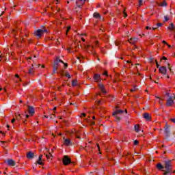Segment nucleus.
<instances>
[{"label": "nucleus", "instance_id": "nucleus-1", "mask_svg": "<svg viewBox=\"0 0 175 175\" xmlns=\"http://www.w3.org/2000/svg\"><path fill=\"white\" fill-rule=\"evenodd\" d=\"M48 31L47 29L44 26H42V29H38L36 30L33 33L34 36L37 38V39H41L43 38L44 33H47Z\"/></svg>", "mask_w": 175, "mask_h": 175}, {"label": "nucleus", "instance_id": "nucleus-39", "mask_svg": "<svg viewBox=\"0 0 175 175\" xmlns=\"http://www.w3.org/2000/svg\"><path fill=\"white\" fill-rule=\"evenodd\" d=\"M27 42H28V43L31 44L33 42V40H32V39H29L27 40Z\"/></svg>", "mask_w": 175, "mask_h": 175}, {"label": "nucleus", "instance_id": "nucleus-64", "mask_svg": "<svg viewBox=\"0 0 175 175\" xmlns=\"http://www.w3.org/2000/svg\"><path fill=\"white\" fill-rule=\"evenodd\" d=\"M118 42H116V46H118Z\"/></svg>", "mask_w": 175, "mask_h": 175}, {"label": "nucleus", "instance_id": "nucleus-14", "mask_svg": "<svg viewBox=\"0 0 175 175\" xmlns=\"http://www.w3.org/2000/svg\"><path fill=\"white\" fill-rule=\"evenodd\" d=\"M143 117L146 120V121H151V116H150V113H145L143 114Z\"/></svg>", "mask_w": 175, "mask_h": 175}, {"label": "nucleus", "instance_id": "nucleus-50", "mask_svg": "<svg viewBox=\"0 0 175 175\" xmlns=\"http://www.w3.org/2000/svg\"><path fill=\"white\" fill-rule=\"evenodd\" d=\"M49 117H50L51 118H53V117H55V115H50Z\"/></svg>", "mask_w": 175, "mask_h": 175}, {"label": "nucleus", "instance_id": "nucleus-34", "mask_svg": "<svg viewBox=\"0 0 175 175\" xmlns=\"http://www.w3.org/2000/svg\"><path fill=\"white\" fill-rule=\"evenodd\" d=\"M103 75H104V76H107V77H109V75H108L107 71H105L104 73H103Z\"/></svg>", "mask_w": 175, "mask_h": 175}, {"label": "nucleus", "instance_id": "nucleus-48", "mask_svg": "<svg viewBox=\"0 0 175 175\" xmlns=\"http://www.w3.org/2000/svg\"><path fill=\"white\" fill-rule=\"evenodd\" d=\"M15 77H16L17 79H18L20 77V76L18 75V74H16L15 75Z\"/></svg>", "mask_w": 175, "mask_h": 175}, {"label": "nucleus", "instance_id": "nucleus-26", "mask_svg": "<svg viewBox=\"0 0 175 175\" xmlns=\"http://www.w3.org/2000/svg\"><path fill=\"white\" fill-rule=\"evenodd\" d=\"M16 118L17 121H20V120H21V115H20V113H16Z\"/></svg>", "mask_w": 175, "mask_h": 175}, {"label": "nucleus", "instance_id": "nucleus-43", "mask_svg": "<svg viewBox=\"0 0 175 175\" xmlns=\"http://www.w3.org/2000/svg\"><path fill=\"white\" fill-rule=\"evenodd\" d=\"M170 121H172V122H174V124H175V118H171Z\"/></svg>", "mask_w": 175, "mask_h": 175}, {"label": "nucleus", "instance_id": "nucleus-45", "mask_svg": "<svg viewBox=\"0 0 175 175\" xmlns=\"http://www.w3.org/2000/svg\"><path fill=\"white\" fill-rule=\"evenodd\" d=\"M90 125H92H92H95V122H90Z\"/></svg>", "mask_w": 175, "mask_h": 175}, {"label": "nucleus", "instance_id": "nucleus-9", "mask_svg": "<svg viewBox=\"0 0 175 175\" xmlns=\"http://www.w3.org/2000/svg\"><path fill=\"white\" fill-rule=\"evenodd\" d=\"M93 79L96 83H99L102 79L100 78V75L99 74H94Z\"/></svg>", "mask_w": 175, "mask_h": 175}, {"label": "nucleus", "instance_id": "nucleus-23", "mask_svg": "<svg viewBox=\"0 0 175 175\" xmlns=\"http://www.w3.org/2000/svg\"><path fill=\"white\" fill-rule=\"evenodd\" d=\"M134 128H135V131L137 133H139V132H140V130L139 129L140 128L139 124H135Z\"/></svg>", "mask_w": 175, "mask_h": 175}, {"label": "nucleus", "instance_id": "nucleus-5", "mask_svg": "<svg viewBox=\"0 0 175 175\" xmlns=\"http://www.w3.org/2000/svg\"><path fill=\"white\" fill-rule=\"evenodd\" d=\"M85 50L88 54H92L95 55V50H94V46L91 45L85 46Z\"/></svg>", "mask_w": 175, "mask_h": 175}, {"label": "nucleus", "instance_id": "nucleus-27", "mask_svg": "<svg viewBox=\"0 0 175 175\" xmlns=\"http://www.w3.org/2000/svg\"><path fill=\"white\" fill-rule=\"evenodd\" d=\"M168 29H170V31H173V29H174V24L171 23L170 27H168Z\"/></svg>", "mask_w": 175, "mask_h": 175}, {"label": "nucleus", "instance_id": "nucleus-61", "mask_svg": "<svg viewBox=\"0 0 175 175\" xmlns=\"http://www.w3.org/2000/svg\"><path fill=\"white\" fill-rule=\"evenodd\" d=\"M26 118H29V115H26Z\"/></svg>", "mask_w": 175, "mask_h": 175}, {"label": "nucleus", "instance_id": "nucleus-3", "mask_svg": "<svg viewBox=\"0 0 175 175\" xmlns=\"http://www.w3.org/2000/svg\"><path fill=\"white\" fill-rule=\"evenodd\" d=\"M59 62H61L62 64H65L64 63V61L59 59V57H57L56 59L53 62V75H55V73H57V70H58V66L59 65Z\"/></svg>", "mask_w": 175, "mask_h": 175}, {"label": "nucleus", "instance_id": "nucleus-7", "mask_svg": "<svg viewBox=\"0 0 175 175\" xmlns=\"http://www.w3.org/2000/svg\"><path fill=\"white\" fill-rule=\"evenodd\" d=\"M174 105V100H173V97H170L166 102V106L170 107Z\"/></svg>", "mask_w": 175, "mask_h": 175}, {"label": "nucleus", "instance_id": "nucleus-32", "mask_svg": "<svg viewBox=\"0 0 175 175\" xmlns=\"http://www.w3.org/2000/svg\"><path fill=\"white\" fill-rule=\"evenodd\" d=\"M0 135H1L2 137H5V136H6V135L5 134V133L0 131Z\"/></svg>", "mask_w": 175, "mask_h": 175}, {"label": "nucleus", "instance_id": "nucleus-29", "mask_svg": "<svg viewBox=\"0 0 175 175\" xmlns=\"http://www.w3.org/2000/svg\"><path fill=\"white\" fill-rule=\"evenodd\" d=\"M70 26H68V27H67V29H66V35H68V32H69L70 31Z\"/></svg>", "mask_w": 175, "mask_h": 175}, {"label": "nucleus", "instance_id": "nucleus-55", "mask_svg": "<svg viewBox=\"0 0 175 175\" xmlns=\"http://www.w3.org/2000/svg\"><path fill=\"white\" fill-rule=\"evenodd\" d=\"M64 66H65L66 68H68V63L64 64Z\"/></svg>", "mask_w": 175, "mask_h": 175}, {"label": "nucleus", "instance_id": "nucleus-13", "mask_svg": "<svg viewBox=\"0 0 175 175\" xmlns=\"http://www.w3.org/2000/svg\"><path fill=\"white\" fill-rule=\"evenodd\" d=\"M164 128H165V136L167 137H169V136H170L169 133H170V130L169 129V126H167V124H165Z\"/></svg>", "mask_w": 175, "mask_h": 175}, {"label": "nucleus", "instance_id": "nucleus-28", "mask_svg": "<svg viewBox=\"0 0 175 175\" xmlns=\"http://www.w3.org/2000/svg\"><path fill=\"white\" fill-rule=\"evenodd\" d=\"M72 87H76V85H77V81L75 80V79L72 80Z\"/></svg>", "mask_w": 175, "mask_h": 175}, {"label": "nucleus", "instance_id": "nucleus-10", "mask_svg": "<svg viewBox=\"0 0 175 175\" xmlns=\"http://www.w3.org/2000/svg\"><path fill=\"white\" fill-rule=\"evenodd\" d=\"M85 1L86 0H77L76 1V5H77V8H81V6H83V5H84V3H85Z\"/></svg>", "mask_w": 175, "mask_h": 175}, {"label": "nucleus", "instance_id": "nucleus-16", "mask_svg": "<svg viewBox=\"0 0 175 175\" xmlns=\"http://www.w3.org/2000/svg\"><path fill=\"white\" fill-rule=\"evenodd\" d=\"M7 163L8 166H16V162H14L13 159H8Z\"/></svg>", "mask_w": 175, "mask_h": 175}, {"label": "nucleus", "instance_id": "nucleus-44", "mask_svg": "<svg viewBox=\"0 0 175 175\" xmlns=\"http://www.w3.org/2000/svg\"><path fill=\"white\" fill-rule=\"evenodd\" d=\"M96 146L98 147V151H100V146H99V144H96Z\"/></svg>", "mask_w": 175, "mask_h": 175}, {"label": "nucleus", "instance_id": "nucleus-54", "mask_svg": "<svg viewBox=\"0 0 175 175\" xmlns=\"http://www.w3.org/2000/svg\"><path fill=\"white\" fill-rule=\"evenodd\" d=\"M163 43H164V44H167V42H166L165 40H163Z\"/></svg>", "mask_w": 175, "mask_h": 175}, {"label": "nucleus", "instance_id": "nucleus-30", "mask_svg": "<svg viewBox=\"0 0 175 175\" xmlns=\"http://www.w3.org/2000/svg\"><path fill=\"white\" fill-rule=\"evenodd\" d=\"M65 76H66V77L70 79V75L69 74V72H66Z\"/></svg>", "mask_w": 175, "mask_h": 175}, {"label": "nucleus", "instance_id": "nucleus-47", "mask_svg": "<svg viewBox=\"0 0 175 175\" xmlns=\"http://www.w3.org/2000/svg\"><path fill=\"white\" fill-rule=\"evenodd\" d=\"M162 59H164V61H166V59H167V58L164 56V57H162Z\"/></svg>", "mask_w": 175, "mask_h": 175}, {"label": "nucleus", "instance_id": "nucleus-4", "mask_svg": "<svg viewBox=\"0 0 175 175\" xmlns=\"http://www.w3.org/2000/svg\"><path fill=\"white\" fill-rule=\"evenodd\" d=\"M62 162L64 166H68V165H70V163H72V159L69 158V156L65 155L63 157Z\"/></svg>", "mask_w": 175, "mask_h": 175}, {"label": "nucleus", "instance_id": "nucleus-58", "mask_svg": "<svg viewBox=\"0 0 175 175\" xmlns=\"http://www.w3.org/2000/svg\"><path fill=\"white\" fill-rule=\"evenodd\" d=\"M23 124H27V120H25L23 121Z\"/></svg>", "mask_w": 175, "mask_h": 175}, {"label": "nucleus", "instance_id": "nucleus-41", "mask_svg": "<svg viewBox=\"0 0 175 175\" xmlns=\"http://www.w3.org/2000/svg\"><path fill=\"white\" fill-rule=\"evenodd\" d=\"M99 44V42H98V41H96L95 42V46H96V47H98V45Z\"/></svg>", "mask_w": 175, "mask_h": 175}, {"label": "nucleus", "instance_id": "nucleus-20", "mask_svg": "<svg viewBox=\"0 0 175 175\" xmlns=\"http://www.w3.org/2000/svg\"><path fill=\"white\" fill-rule=\"evenodd\" d=\"M42 158H43V154H40L38 157V159L37 161V163L38 165H41L42 166H43V162H42Z\"/></svg>", "mask_w": 175, "mask_h": 175}, {"label": "nucleus", "instance_id": "nucleus-19", "mask_svg": "<svg viewBox=\"0 0 175 175\" xmlns=\"http://www.w3.org/2000/svg\"><path fill=\"white\" fill-rule=\"evenodd\" d=\"M33 157H35V154H33V152H28L27 154V158L28 159H32V158H33Z\"/></svg>", "mask_w": 175, "mask_h": 175}, {"label": "nucleus", "instance_id": "nucleus-12", "mask_svg": "<svg viewBox=\"0 0 175 175\" xmlns=\"http://www.w3.org/2000/svg\"><path fill=\"white\" fill-rule=\"evenodd\" d=\"M28 113L30 116L35 114V109L31 106H28Z\"/></svg>", "mask_w": 175, "mask_h": 175}, {"label": "nucleus", "instance_id": "nucleus-33", "mask_svg": "<svg viewBox=\"0 0 175 175\" xmlns=\"http://www.w3.org/2000/svg\"><path fill=\"white\" fill-rule=\"evenodd\" d=\"M123 14L124 18L128 16V14L126 13L125 10H124L123 11Z\"/></svg>", "mask_w": 175, "mask_h": 175}, {"label": "nucleus", "instance_id": "nucleus-31", "mask_svg": "<svg viewBox=\"0 0 175 175\" xmlns=\"http://www.w3.org/2000/svg\"><path fill=\"white\" fill-rule=\"evenodd\" d=\"M86 116H87V114L85 113H82L81 114V118H83V117H86Z\"/></svg>", "mask_w": 175, "mask_h": 175}, {"label": "nucleus", "instance_id": "nucleus-6", "mask_svg": "<svg viewBox=\"0 0 175 175\" xmlns=\"http://www.w3.org/2000/svg\"><path fill=\"white\" fill-rule=\"evenodd\" d=\"M98 88L103 94H107V91H106V88H105V85L103 83H99Z\"/></svg>", "mask_w": 175, "mask_h": 175}, {"label": "nucleus", "instance_id": "nucleus-22", "mask_svg": "<svg viewBox=\"0 0 175 175\" xmlns=\"http://www.w3.org/2000/svg\"><path fill=\"white\" fill-rule=\"evenodd\" d=\"M157 169H158V170H163V169H165V166L162 165V164L161 163H158L157 164Z\"/></svg>", "mask_w": 175, "mask_h": 175}, {"label": "nucleus", "instance_id": "nucleus-17", "mask_svg": "<svg viewBox=\"0 0 175 175\" xmlns=\"http://www.w3.org/2000/svg\"><path fill=\"white\" fill-rule=\"evenodd\" d=\"M122 113H124V110L116 109L114 112H113L112 116H117L118 114H122Z\"/></svg>", "mask_w": 175, "mask_h": 175}, {"label": "nucleus", "instance_id": "nucleus-11", "mask_svg": "<svg viewBox=\"0 0 175 175\" xmlns=\"http://www.w3.org/2000/svg\"><path fill=\"white\" fill-rule=\"evenodd\" d=\"M137 40H139L138 38H131L128 40V42H129L131 44H135L136 43H137Z\"/></svg>", "mask_w": 175, "mask_h": 175}, {"label": "nucleus", "instance_id": "nucleus-63", "mask_svg": "<svg viewBox=\"0 0 175 175\" xmlns=\"http://www.w3.org/2000/svg\"><path fill=\"white\" fill-rule=\"evenodd\" d=\"M21 42V43H23L24 42V38H22Z\"/></svg>", "mask_w": 175, "mask_h": 175}, {"label": "nucleus", "instance_id": "nucleus-15", "mask_svg": "<svg viewBox=\"0 0 175 175\" xmlns=\"http://www.w3.org/2000/svg\"><path fill=\"white\" fill-rule=\"evenodd\" d=\"M64 144V146H72L70 139L69 138L65 139Z\"/></svg>", "mask_w": 175, "mask_h": 175}, {"label": "nucleus", "instance_id": "nucleus-46", "mask_svg": "<svg viewBox=\"0 0 175 175\" xmlns=\"http://www.w3.org/2000/svg\"><path fill=\"white\" fill-rule=\"evenodd\" d=\"M103 14L106 15V14H107V11H105V10H104V11L103 12Z\"/></svg>", "mask_w": 175, "mask_h": 175}, {"label": "nucleus", "instance_id": "nucleus-42", "mask_svg": "<svg viewBox=\"0 0 175 175\" xmlns=\"http://www.w3.org/2000/svg\"><path fill=\"white\" fill-rule=\"evenodd\" d=\"M11 122H12V124H14V122H16V119L15 118L12 119L11 120Z\"/></svg>", "mask_w": 175, "mask_h": 175}, {"label": "nucleus", "instance_id": "nucleus-59", "mask_svg": "<svg viewBox=\"0 0 175 175\" xmlns=\"http://www.w3.org/2000/svg\"><path fill=\"white\" fill-rule=\"evenodd\" d=\"M75 43H81V41H77H77L75 42Z\"/></svg>", "mask_w": 175, "mask_h": 175}, {"label": "nucleus", "instance_id": "nucleus-49", "mask_svg": "<svg viewBox=\"0 0 175 175\" xmlns=\"http://www.w3.org/2000/svg\"><path fill=\"white\" fill-rule=\"evenodd\" d=\"M100 102H102V100H99L98 101H97L98 105H100Z\"/></svg>", "mask_w": 175, "mask_h": 175}, {"label": "nucleus", "instance_id": "nucleus-56", "mask_svg": "<svg viewBox=\"0 0 175 175\" xmlns=\"http://www.w3.org/2000/svg\"><path fill=\"white\" fill-rule=\"evenodd\" d=\"M67 50H68V53H70V48H68Z\"/></svg>", "mask_w": 175, "mask_h": 175}, {"label": "nucleus", "instance_id": "nucleus-51", "mask_svg": "<svg viewBox=\"0 0 175 175\" xmlns=\"http://www.w3.org/2000/svg\"><path fill=\"white\" fill-rule=\"evenodd\" d=\"M146 29H151V27L147 26V27H146Z\"/></svg>", "mask_w": 175, "mask_h": 175}, {"label": "nucleus", "instance_id": "nucleus-60", "mask_svg": "<svg viewBox=\"0 0 175 175\" xmlns=\"http://www.w3.org/2000/svg\"><path fill=\"white\" fill-rule=\"evenodd\" d=\"M46 157L47 159H49V158H50V156H49L47 154H46Z\"/></svg>", "mask_w": 175, "mask_h": 175}, {"label": "nucleus", "instance_id": "nucleus-36", "mask_svg": "<svg viewBox=\"0 0 175 175\" xmlns=\"http://www.w3.org/2000/svg\"><path fill=\"white\" fill-rule=\"evenodd\" d=\"M12 33L16 36V34L17 33V31L15 29L12 30Z\"/></svg>", "mask_w": 175, "mask_h": 175}, {"label": "nucleus", "instance_id": "nucleus-37", "mask_svg": "<svg viewBox=\"0 0 175 175\" xmlns=\"http://www.w3.org/2000/svg\"><path fill=\"white\" fill-rule=\"evenodd\" d=\"M139 6H142V5H143V0H139Z\"/></svg>", "mask_w": 175, "mask_h": 175}, {"label": "nucleus", "instance_id": "nucleus-57", "mask_svg": "<svg viewBox=\"0 0 175 175\" xmlns=\"http://www.w3.org/2000/svg\"><path fill=\"white\" fill-rule=\"evenodd\" d=\"M132 62L131 60L127 61V64H131Z\"/></svg>", "mask_w": 175, "mask_h": 175}, {"label": "nucleus", "instance_id": "nucleus-62", "mask_svg": "<svg viewBox=\"0 0 175 175\" xmlns=\"http://www.w3.org/2000/svg\"><path fill=\"white\" fill-rule=\"evenodd\" d=\"M25 36H26V38L28 37L29 36L28 33H25Z\"/></svg>", "mask_w": 175, "mask_h": 175}, {"label": "nucleus", "instance_id": "nucleus-8", "mask_svg": "<svg viewBox=\"0 0 175 175\" xmlns=\"http://www.w3.org/2000/svg\"><path fill=\"white\" fill-rule=\"evenodd\" d=\"M159 72L161 75H166V73L167 72V69L166 68L165 66H161L159 68Z\"/></svg>", "mask_w": 175, "mask_h": 175}, {"label": "nucleus", "instance_id": "nucleus-21", "mask_svg": "<svg viewBox=\"0 0 175 175\" xmlns=\"http://www.w3.org/2000/svg\"><path fill=\"white\" fill-rule=\"evenodd\" d=\"M35 72V68H33V64L31 65V66L29 68V75H33Z\"/></svg>", "mask_w": 175, "mask_h": 175}, {"label": "nucleus", "instance_id": "nucleus-25", "mask_svg": "<svg viewBox=\"0 0 175 175\" xmlns=\"http://www.w3.org/2000/svg\"><path fill=\"white\" fill-rule=\"evenodd\" d=\"M113 117H115L116 121L117 122H119V121L121 120V118L120 116H118V115H113Z\"/></svg>", "mask_w": 175, "mask_h": 175}, {"label": "nucleus", "instance_id": "nucleus-24", "mask_svg": "<svg viewBox=\"0 0 175 175\" xmlns=\"http://www.w3.org/2000/svg\"><path fill=\"white\" fill-rule=\"evenodd\" d=\"M159 6H161V7L167 6V3L166 2V0H163V2L159 4Z\"/></svg>", "mask_w": 175, "mask_h": 175}, {"label": "nucleus", "instance_id": "nucleus-38", "mask_svg": "<svg viewBox=\"0 0 175 175\" xmlns=\"http://www.w3.org/2000/svg\"><path fill=\"white\" fill-rule=\"evenodd\" d=\"M164 18H165V21H167L169 20V17H167V16H165Z\"/></svg>", "mask_w": 175, "mask_h": 175}, {"label": "nucleus", "instance_id": "nucleus-53", "mask_svg": "<svg viewBox=\"0 0 175 175\" xmlns=\"http://www.w3.org/2000/svg\"><path fill=\"white\" fill-rule=\"evenodd\" d=\"M81 40H82V42H85V39H84V38H81Z\"/></svg>", "mask_w": 175, "mask_h": 175}, {"label": "nucleus", "instance_id": "nucleus-52", "mask_svg": "<svg viewBox=\"0 0 175 175\" xmlns=\"http://www.w3.org/2000/svg\"><path fill=\"white\" fill-rule=\"evenodd\" d=\"M156 66H157V68H159V65L158 64L157 62H156Z\"/></svg>", "mask_w": 175, "mask_h": 175}, {"label": "nucleus", "instance_id": "nucleus-40", "mask_svg": "<svg viewBox=\"0 0 175 175\" xmlns=\"http://www.w3.org/2000/svg\"><path fill=\"white\" fill-rule=\"evenodd\" d=\"M157 28H159V27H162V23H157Z\"/></svg>", "mask_w": 175, "mask_h": 175}, {"label": "nucleus", "instance_id": "nucleus-2", "mask_svg": "<svg viewBox=\"0 0 175 175\" xmlns=\"http://www.w3.org/2000/svg\"><path fill=\"white\" fill-rule=\"evenodd\" d=\"M164 168L165 169V170H163V175H167V174H170V173H172L173 170L172 169V161H165Z\"/></svg>", "mask_w": 175, "mask_h": 175}, {"label": "nucleus", "instance_id": "nucleus-18", "mask_svg": "<svg viewBox=\"0 0 175 175\" xmlns=\"http://www.w3.org/2000/svg\"><path fill=\"white\" fill-rule=\"evenodd\" d=\"M93 17H94V18H96L97 20H102V16H100V14L98 12H94L93 14Z\"/></svg>", "mask_w": 175, "mask_h": 175}, {"label": "nucleus", "instance_id": "nucleus-35", "mask_svg": "<svg viewBox=\"0 0 175 175\" xmlns=\"http://www.w3.org/2000/svg\"><path fill=\"white\" fill-rule=\"evenodd\" d=\"M139 144V142L137 140L134 141V146H137Z\"/></svg>", "mask_w": 175, "mask_h": 175}]
</instances>
